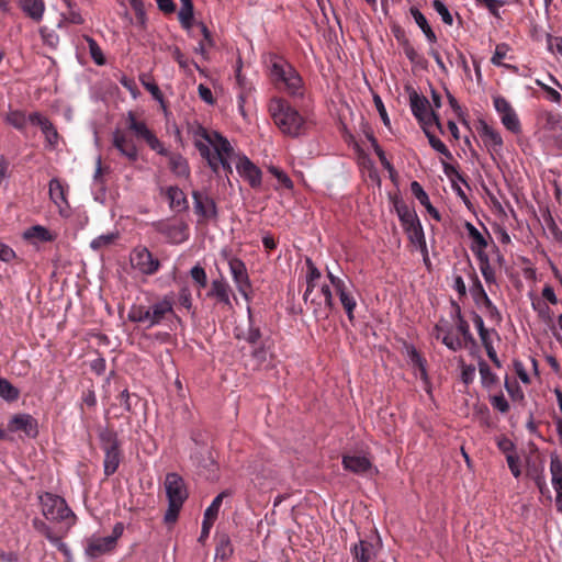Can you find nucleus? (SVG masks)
Segmentation results:
<instances>
[{
	"label": "nucleus",
	"mask_w": 562,
	"mask_h": 562,
	"mask_svg": "<svg viewBox=\"0 0 562 562\" xmlns=\"http://www.w3.org/2000/svg\"><path fill=\"white\" fill-rule=\"evenodd\" d=\"M477 133L493 159L503 154L504 142L497 130L481 120L477 124Z\"/></svg>",
	"instance_id": "9d476101"
},
{
	"label": "nucleus",
	"mask_w": 562,
	"mask_h": 562,
	"mask_svg": "<svg viewBox=\"0 0 562 562\" xmlns=\"http://www.w3.org/2000/svg\"><path fill=\"white\" fill-rule=\"evenodd\" d=\"M40 34L42 41L45 45L56 48L59 43V36L55 33V31L49 30L47 26H42L40 29Z\"/></svg>",
	"instance_id": "5fc2aeb1"
},
{
	"label": "nucleus",
	"mask_w": 562,
	"mask_h": 562,
	"mask_svg": "<svg viewBox=\"0 0 562 562\" xmlns=\"http://www.w3.org/2000/svg\"><path fill=\"white\" fill-rule=\"evenodd\" d=\"M470 294L479 308H482L483 304L491 300L477 276L472 278Z\"/></svg>",
	"instance_id": "f704fd0d"
},
{
	"label": "nucleus",
	"mask_w": 562,
	"mask_h": 562,
	"mask_svg": "<svg viewBox=\"0 0 562 562\" xmlns=\"http://www.w3.org/2000/svg\"><path fill=\"white\" fill-rule=\"evenodd\" d=\"M395 210L398 220L402 224V227L405 232L412 229L413 227L422 225L416 212L408 205L404 203H396Z\"/></svg>",
	"instance_id": "a878e982"
},
{
	"label": "nucleus",
	"mask_w": 562,
	"mask_h": 562,
	"mask_svg": "<svg viewBox=\"0 0 562 562\" xmlns=\"http://www.w3.org/2000/svg\"><path fill=\"white\" fill-rule=\"evenodd\" d=\"M5 121L19 131H23L26 124L30 123L29 116H26L24 112L18 110L10 111L5 116Z\"/></svg>",
	"instance_id": "c03bdc74"
},
{
	"label": "nucleus",
	"mask_w": 562,
	"mask_h": 562,
	"mask_svg": "<svg viewBox=\"0 0 562 562\" xmlns=\"http://www.w3.org/2000/svg\"><path fill=\"white\" fill-rule=\"evenodd\" d=\"M233 552V548L231 544V540L227 536H223L215 549V557L221 558L222 560H226Z\"/></svg>",
	"instance_id": "8fccbe9b"
},
{
	"label": "nucleus",
	"mask_w": 562,
	"mask_h": 562,
	"mask_svg": "<svg viewBox=\"0 0 562 562\" xmlns=\"http://www.w3.org/2000/svg\"><path fill=\"white\" fill-rule=\"evenodd\" d=\"M424 130H425V133L429 140L430 146L436 151H438L441 155L446 156L447 158L451 159L452 155H451L450 150L448 149V147L439 138H437L434 134L429 133L425 127H424Z\"/></svg>",
	"instance_id": "603ef678"
},
{
	"label": "nucleus",
	"mask_w": 562,
	"mask_h": 562,
	"mask_svg": "<svg viewBox=\"0 0 562 562\" xmlns=\"http://www.w3.org/2000/svg\"><path fill=\"white\" fill-rule=\"evenodd\" d=\"M304 302L317 321L327 319L334 308V297L328 284H322Z\"/></svg>",
	"instance_id": "0eeeda50"
},
{
	"label": "nucleus",
	"mask_w": 562,
	"mask_h": 562,
	"mask_svg": "<svg viewBox=\"0 0 562 562\" xmlns=\"http://www.w3.org/2000/svg\"><path fill=\"white\" fill-rule=\"evenodd\" d=\"M465 229L471 239L470 249L476 258L487 256L486 248L488 246L487 238L472 223L465 222Z\"/></svg>",
	"instance_id": "412c9836"
},
{
	"label": "nucleus",
	"mask_w": 562,
	"mask_h": 562,
	"mask_svg": "<svg viewBox=\"0 0 562 562\" xmlns=\"http://www.w3.org/2000/svg\"><path fill=\"white\" fill-rule=\"evenodd\" d=\"M227 263L229 267V271H231L233 281H234L238 292L246 300H248V290L250 289L251 284H250V280H249L245 263L236 257L227 258Z\"/></svg>",
	"instance_id": "ddd939ff"
},
{
	"label": "nucleus",
	"mask_w": 562,
	"mask_h": 562,
	"mask_svg": "<svg viewBox=\"0 0 562 562\" xmlns=\"http://www.w3.org/2000/svg\"><path fill=\"white\" fill-rule=\"evenodd\" d=\"M172 314L173 300L166 295L149 306L133 305L128 312V319L134 323L145 324L149 328L161 324L162 321Z\"/></svg>",
	"instance_id": "20e7f679"
},
{
	"label": "nucleus",
	"mask_w": 562,
	"mask_h": 562,
	"mask_svg": "<svg viewBox=\"0 0 562 562\" xmlns=\"http://www.w3.org/2000/svg\"><path fill=\"white\" fill-rule=\"evenodd\" d=\"M33 525H34V528L37 531L42 532L52 544L57 547V549L59 551H61L66 555L69 554V549H68L67 544L61 541L60 537L53 535L50 528L44 521H42L40 519H34Z\"/></svg>",
	"instance_id": "7c9ffc66"
},
{
	"label": "nucleus",
	"mask_w": 562,
	"mask_h": 562,
	"mask_svg": "<svg viewBox=\"0 0 562 562\" xmlns=\"http://www.w3.org/2000/svg\"><path fill=\"white\" fill-rule=\"evenodd\" d=\"M19 390L14 387L7 379L0 378V396L12 402L19 398Z\"/></svg>",
	"instance_id": "de8ad7c7"
},
{
	"label": "nucleus",
	"mask_w": 562,
	"mask_h": 562,
	"mask_svg": "<svg viewBox=\"0 0 562 562\" xmlns=\"http://www.w3.org/2000/svg\"><path fill=\"white\" fill-rule=\"evenodd\" d=\"M479 372H480L483 385L491 386L492 384H494L496 382L495 373L491 370L488 364L485 363L484 361L479 363Z\"/></svg>",
	"instance_id": "864d4df0"
},
{
	"label": "nucleus",
	"mask_w": 562,
	"mask_h": 562,
	"mask_svg": "<svg viewBox=\"0 0 562 562\" xmlns=\"http://www.w3.org/2000/svg\"><path fill=\"white\" fill-rule=\"evenodd\" d=\"M509 50V47L507 44H498L495 48V52L491 58V61L493 65L495 66H502L503 65V59L506 58L507 56V53Z\"/></svg>",
	"instance_id": "e2e57ef3"
},
{
	"label": "nucleus",
	"mask_w": 562,
	"mask_h": 562,
	"mask_svg": "<svg viewBox=\"0 0 562 562\" xmlns=\"http://www.w3.org/2000/svg\"><path fill=\"white\" fill-rule=\"evenodd\" d=\"M132 267L142 274L151 276L159 270L160 262L146 247H136L131 252Z\"/></svg>",
	"instance_id": "6e6552de"
},
{
	"label": "nucleus",
	"mask_w": 562,
	"mask_h": 562,
	"mask_svg": "<svg viewBox=\"0 0 562 562\" xmlns=\"http://www.w3.org/2000/svg\"><path fill=\"white\" fill-rule=\"evenodd\" d=\"M29 119H30L31 124L37 125L41 127L42 133L45 136L47 146L50 149L56 148V146L58 144L59 136H58V133H57L55 126L53 125V123L47 117L40 114L38 112L31 113L29 115Z\"/></svg>",
	"instance_id": "a211bd4d"
},
{
	"label": "nucleus",
	"mask_w": 562,
	"mask_h": 562,
	"mask_svg": "<svg viewBox=\"0 0 562 562\" xmlns=\"http://www.w3.org/2000/svg\"><path fill=\"white\" fill-rule=\"evenodd\" d=\"M49 198L58 207L59 214L61 216H68L69 205L66 199L65 189L60 181L56 178L49 181Z\"/></svg>",
	"instance_id": "4be33fe9"
},
{
	"label": "nucleus",
	"mask_w": 562,
	"mask_h": 562,
	"mask_svg": "<svg viewBox=\"0 0 562 562\" xmlns=\"http://www.w3.org/2000/svg\"><path fill=\"white\" fill-rule=\"evenodd\" d=\"M127 123L128 128L134 133V135L138 138L145 139L153 133L145 122L137 121L133 112L127 113Z\"/></svg>",
	"instance_id": "a19ab883"
},
{
	"label": "nucleus",
	"mask_w": 562,
	"mask_h": 562,
	"mask_svg": "<svg viewBox=\"0 0 562 562\" xmlns=\"http://www.w3.org/2000/svg\"><path fill=\"white\" fill-rule=\"evenodd\" d=\"M112 144L127 160L134 162L138 159V148L134 139L124 131L115 130L112 134Z\"/></svg>",
	"instance_id": "4468645a"
},
{
	"label": "nucleus",
	"mask_w": 562,
	"mask_h": 562,
	"mask_svg": "<svg viewBox=\"0 0 562 562\" xmlns=\"http://www.w3.org/2000/svg\"><path fill=\"white\" fill-rule=\"evenodd\" d=\"M41 504L44 517L47 520L63 524L66 531L75 524L76 516L64 498L46 493L41 496Z\"/></svg>",
	"instance_id": "39448f33"
},
{
	"label": "nucleus",
	"mask_w": 562,
	"mask_h": 562,
	"mask_svg": "<svg viewBox=\"0 0 562 562\" xmlns=\"http://www.w3.org/2000/svg\"><path fill=\"white\" fill-rule=\"evenodd\" d=\"M408 363L414 368L415 375L427 381L426 361L413 346L406 347Z\"/></svg>",
	"instance_id": "cd10ccee"
},
{
	"label": "nucleus",
	"mask_w": 562,
	"mask_h": 562,
	"mask_svg": "<svg viewBox=\"0 0 562 562\" xmlns=\"http://www.w3.org/2000/svg\"><path fill=\"white\" fill-rule=\"evenodd\" d=\"M189 133L193 144L207 166L214 173L222 168L226 173H232V162L235 153L229 140L216 131H207L199 123L190 125Z\"/></svg>",
	"instance_id": "f257e3e1"
},
{
	"label": "nucleus",
	"mask_w": 562,
	"mask_h": 562,
	"mask_svg": "<svg viewBox=\"0 0 562 562\" xmlns=\"http://www.w3.org/2000/svg\"><path fill=\"white\" fill-rule=\"evenodd\" d=\"M11 432L23 431L29 437L37 435V422L30 414H16L8 423Z\"/></svg>",
	"instance_id": "6ab92c4d"
},
{
	"label": "nucleus",
	"mask_w": 562,
	"mask_h": 562,
	"mask_svg": "<svg viewBox=\"0 0 562 562\" xmlns=\"http://www.w3.org/2000/svg\"><path fill=\"white\" fill-rule=\"evenodd\" d=\"M547 47L557 58H562V36L547 34Z\"/></svg>",
	"instance_id": "13d9d810"
},
{
	"label": "nucleus",
	"mask_w": 562,
	"mask_h": 562,
	"mask_svg": "<svg viewBox=\"0 0 562 562\" xmlns=\"http://www.w3.org/2000/svg\"><path fill=\"white\" fill-rule=\"evenodd\" d=\"M342 467L345 470L359 475L376 472L370 459L359 454H345L342 457Z\"/></svg>",
	"instance_id": "aec40b11"
},
{
	"label": "nucleus",
	"mask_w": 562,
	"mask_h": 562,
	"mask_svg": "<svg viewBox=\"0 0 562 562\" xmlns=\"http://www.w3.org/2000/svg\"><path fill=\"white\" fill-rule=\"evenodd\" d=\"M191 278L201 286L204 288L207 282V277L205 270L196 265L190 271Z\"/></svg>",
	"instance_id": "338daca9"
},
{
	"label": "nucleus",
	"mask_w": 562,
	"mask_h": 562,
	"mask_svg": "<svg viewBox=\"0 0 562 562\" xmlns=\"http://www.w3.org/2000/svg\"><path fill=\"white\" fill-rule=\"evenodd\" d=\"M114 538L91 536L86 541L85 553L90 559H97L114 550Z\"/></svg>",
	"instance_id": "f3484780"
},
{
	"label": "nucleus",
	"mask_w": 562,
	"mask_h": 562,
	"mask_svg": "<svg viewBox=\"0 0 562 562\" xmlns=\"http://www.w3.org/2000/svg\"><path fill=\"white\" fill-rule=\"evenodd\" d=\"M411 109L414 116L424 125L432 123L439 124L438 117L432 110L429 109V101L416 92L409 95Z\"/></svg>",
	"instance_id": "f8f14e48"
},
{
	"label": "nucleus",
	"mask_w": 562,
	"mask_h": 562,
	"mask_svg": "<svg viewBox=\"0 0 562 562\" xmlns=\"http://www.w3.org/2000/svg\"><path fill=\"white\" fill-rule=\"evenodd\" d=\"M166 195L169 200V206L175 211H183L188 207V201L184 192L175 186H170L166 189Z\"/></svg>",
	"instance_id": "2f4dec72"
},
{
	"label": "nucleus",
	"mask_w": 562,
	"mask_h": 562,
	"mask_svg": "<svg viewBox=\"0 0 562 562\" xmlns=\"http://www.w3.org/2000/svg\"><path fill=\"white\" fill-rule=\"evenodd\" d=\"M226 496H228V492L227 491H224V492L220 493L213 499L211 505L205 509L204 518L203 519H206V520H210V521L214 522L216 520V518H217L220 508H221L222 503H223V498L226 497Z\"/></svg>",
	"instance_id": "79ce46f5"
},
{
	"label": "nucleus",
	"mask_w": 562,
	"mask_h": 562,
	"mask_svg": "<svg viewBox=\"0 0 562 562\" xmlns=\"http://www.w3.org/2000/svg\"><path fill=\"white\" fill-rule=\"evenodd\" d=\"M119 238L117 232H109L93 238L90 243V248L94 251H101L109 248Z\"/></svg>",
	"instance_id": "ea45409f"
},
{
	"label": "nucleus",
	"mask_w": 562,
	"mask_h": 562,
	"mask_svg": "<svg viewBox=\"0 0 562 562\" xmlns=\"http://www.w3.org/2000/svg\"><path fill=\"white\" fill-rule=\"evenodd\" d=\"M432 8L439 14V16L441 18V20L445 24L452 25L453 16H452L451 12L449 11L448 7L442 1L434 0Z\"/></svg>",
	"instance_id": "3c124183"
},
{
	"label": "nucleus",
	"mask_w": 562,
	"mask_h": 562,
	"mask_svg": "<svg viewBox=\"0 0 562 562\" xmlns=\"http://www.w3.org/2000/svg\"><path fill=\"white\" fill-rule=\"evenodd\" d=\"M442 344L452 351H458L463 347L462 339L453 335L451 329H449V331H445L442 336Z\"/></svg>",
	"instance_id": "6e6d98bb"
},
{
	"label": "nucleus",
	"mask_w": 562,
	"mask_h": 562,
	"mask_svg": "<svg viewBox=\"0 0 562 562\" xmlns=\"http://www.w3.org/2000/svg\"><path fill=\"white\" fill-rule=\"evenodd\" d=\"M187 226L182 223L167 225L161 229L164 234L167 235L169 240L175 244H180L187 239Z\"/></svg>",
	"instance_id": "4c0bfd02"
},
{
	"label": "nucleus",
	"mask_w": 562,
	"mask_h": 562,
	"mask_svg": "<svg viewBox=\"0 0 562 562\" xmlns=\"http://www.w3.org/2000/svg\"><path fill=\"white\" fill-rule=\"evenodd\" d=\"M100 442L102 450H110L119 448L117 436L114 431L105 428L100 431Z\"/></svg>",
	"instance_id": "a18cd8bd"
},
{
	"label": "nucleus",
	"mask_w": 562,
	"mask_h": 562,
	"mask_svg": "<svg viewBox=\"0 0 562 562\" xmlns=\"http://www.w3.org/2000/svg\"><path fill=\"white\" fill-rule=\"evenodd\" d=\"M165 488L168 503H173L175 506L183 505L188 497V491L183 479L179 474L168 473L165 479Z\"/></svg>",
	"instance_id": "9b49d317"
},
{
	"label": "nucleus",
	"mask_w": 562,
	"mask_h": 562,
	"mask_svg": "<svg viewBox=\"0 0 562 562\" xmlns=\"http://www.w3.org/2000/svg\"><path fill=\"white\" fill-rule=\"evenodd\" d=\"M411 14L416 22V24L419 26V29L425 34L426 38L429 43H435L437 41V36L431 30L430 25L428 24V21L426 16L417 9V8H411Z\"/></svg>",
	"instance_id": "72a5a7b5"
},
{
	"label": "nucleus",
	"mask_w": 562,
	"mask_h": 562,
	"mask_svg": "<svg viewBox=\"0 0 562 562\" xmlns=\"http://www.w3.org/2000/svg\"><path fill=\"white\" fill-rule=\"evenodd\" d=\"M487 317L495 322V323H499L502 321V315L498 311V308L496 307V305L490 300L487 301L485 304H483V307H482Z\"/></svg>",
	"instance_id": "774afa93"
},
{
	"label": "nucleus",
	"mask_w": 562,
	"mask_h": 562,
	"mask_svg": "<svg viewBox=\"0 0 562 562\" xmlns=\"http://www.w3.org/2000/svg\"><path fill=\"white\" fill-rule=\"evenodd\" d=\"M144 140L147 143L150 149L155 150L157 154L162 156L168 155V150L165 148L164 144L158 139V137L154 133H150V135L146 137Z\"/></svg>",
	"instance_id": "052dcab7"
},
{
	"label": "nucleus",
	"mask_w": 562,
	"mask_h": 562,
	"mask_svg": "<svg viewBox=\"0 0 562 562\" xmlns=\"http://www.w3.org/2000/svg\"><path fill=\"white\" fill-rule=\"evenodd\" d=\"M23 238L31 243H50L57 238V234L42 225H33L23 232Z\"/></svg>",
	"instance_id": "393cba45"
},
{
	"label": "nucleus",
	"mask_w": 562,
	"mask_h": 562,
	"mask_svg": "<svg viewBox=\"0 0 562 562\" xmlns=\"http://www.w3.org/2000/svg\"><path fill=\"white\" fill-rule=\"evenodd\" d=\"M269 172L271 175H273L277 178V180L280 182V184L283 186L284 188H286V189H292L293 188L292 180L281 169L272 166V167L269 168Z\"/></svg>",
	"instance_id": "0e129e2a"
},
{
	"label": "nucleus",
	"mask_w": 562,
	"mask_h": 562,
	"mask_svg": "<svg viewBox=\"0 0 562 562\" xmlns=\"http://www.w3.org/2000/svg\"><path fill=\"white\" fill-rule=\"evenodd\" d=\"M351 552L355 562H369L373 555V546L368 541L360 540L353 546Z\"/></svg>",
	"instance_id": "c9c22d12"
},
{
	"label": "nucleus",
	"mask_w": 562,
	"mask_h": 562,
	"mask_svg": "<svg viewBox=\"0 0 562 562\" xmlns=\"http://www.w3.org/2000/svg\"><path fill=\"white\" fill-rule=\"evenodd\" d=\"M457 316H458L457 330L460 333V335L463 338L462 342L464 341L465 344L475 345V339L470 331V326H469L468 322L461 316L460 311H458Z\"/></svg>",
	"instance_id": "09e8293b"
},
{
	"label": "nucleus",
	"mask_w": 562,
	"mask_h": 562,
	"mask_svg": "<svg viewBox=\"0 0 562 562\" xmlns=\"http://www.w3.org/2000/svg\"><path fill=\"white\" fill-rule=\"evenodd\" d=\"M269 112L279 130L290 137H300L305 135L310 128V123L285 100L274 98L270 101Z\"/></svg>",
	"instance_id": "f03ea898"
},
{
	"label": "nucleus",
	"mask_w": 562,
	"mask_h": 562,
	"mask_svg": "<svg viewBox=\"0 0 562 562\" xmlns=\"http://www.w3.org/2000/svg\"><path fill=\"white\" fill-rule=\"evenodd\" d=\"M69 8L68 14H63L64 19L67 20L68 23L72 24H82L83 18L80 12L75 8V5L69 0H64Z\"/></svg>",
	"instance_id": "bf43d9fd"
},
{
	"label": "nucleus",
	"mask_w": 562,
	"mask_h": 562,
	"mask_svg": "<svg viewBox=\"0 0 562 562\" xmlns=\"http://www.w3.org/2000/svg\"><path fill=\"white\" fill-rule=\"evenodd\" d=\"M476 259L479 261L480 271H481V273H482L486 284L490 286V289L493 285L497 286L495 270H494V268L492 267V265L490 262L488 255L487 256H483V257H479Z\"/></svg>",
	"instance_id": "e433bc0d"
},
{
	"label": "nucleus",
	"mask_w": 562,
	"mask_h": 562,
	"mask_svg": "<svg viewBox=\"0 0 562 562\" xmlns=\"http://www.w3.org/2000/svg\"><path fill=\"white\" fill-rule=\"evenodd\" d=\"M411 191H412V194L418 200V202L425 206V209L427 210V212L434 217L436 218L437 221L440 220V215H439V212L432 206V204L430 203V200H429V196L428 194L426 193V191L423 189V187L420 186L419 182L417 181H413L411 183Z\"/></svg>",
	"instance_id": "c85d7f7f"
},
{
	"label": "nucleus",
	"mask_w": 562,
	"mask_h": 562,
	"mask_svg": "<svg viewBox=\"0 0 562 562\" xmlns=\"http://www.w3.org/2000/svg\"><path fill=\"white\" fill-rule=\"evenodd\" d=\"M167 157L169 159V168L176 177L183 179H188L190 177L189 162L182 155L170 154L168 151Z\"/></svg>",
	"instance_id": "bb28decb"
},
{
	"label": "nucleus",
	"mask_w": 562,
	"mask_h": 562,
	"mask_svg": "<svg viewBox=\"0 0 562 562\" xmlns=\"http://www.w3.org/2000/svg\"><path fill=\"white\" fill-rule=\"evenodd\" d=\"M86 40L88 42L89 53H90V56L93 59V61L97 65H103L105 60H104L102 49L100 48L98 43L89 36H87Z\"/></svg>",
	"instance_id": "4d7b16f0"
},
{
	"label": "nucleus",
	"mask_w": 562,
	"mask_h": 562,
	"mask_svg": "<svg viewBox=\"0 0 562 562\" xmlns=\"http://www.w3.org/2000/svg\"><path fill=\"white\" fill-rule=\"evenodd\" d=\"M327 278L333 285L339 301L350 322H353V312L357 307V300L353 294V286L347 277H338L327 269Z\"/></svg>",
	"instance_id": "423d86ee"
},
{
	"label": "nucleus",
	"mask_w": 562,
	"mask_h": 562,
	"mask_svg": "<svg viewBox=\"0 0 562 562\" xmlns=\"http://www.w3.org/2000/svg\"><path fill=\"white\" fill-rule=\"evenodd\" d=\"M249 313V321L251 322V315H250V308H248ZM237 338L246 340L248 344L256 346L258 345L260 338H261V331L258 327L254 326L251 323L249 325V328L247 331L243 334H238Z\"/></svg>",
	"instance_id": "49530a36"
},
{
	"label": "nucleus",
	"mask_w": 562,
	"mask_h": 562,
	"mask_svg": "<svg viewBox=\"0 0 562 562\" xmlns=\"http://www.w3.org/2000/svg\"><path fill=\"white\" fill-rule=\"evenodd\" d=\"M269 74L278 88L284 89L292 97H303V80L296 69L283 57L269 54Z\"/></svg>",
	"instance_id": "7ed1b4c3"
},
{
	"label": "nucleus",
	"mask_w": 562,
	"mask_h": 562,
	"mask_svg": "<svg viewBox=\"0 0 562 562\" xmlns=\"http://www.w3.org/2000/svg\"><path fill=\"white\" fill-rule=\"evenodd\" d=\"M493 104L505 128L514 134H519L521 132L520 121L512 104L502 95L494 97Z\"/></svg>",
	"instance_id": "1a4fd4ad"
},
{
	"label": "nucleus",
	"mask_w": 562,
	"mask_h": 562,
	"mask_svg": "<svg viewBox=\"0 0 562 562\" xmlns=\"http://www.w3.org/2000/svg\"><path fill=\"white\" fill-rule=\"evenodd\" d=\"M209 295L215 297L218 303L232 308V289L224 278L212 281Z\"/></svg>",
	"instance_id": "5701e85b"
},
{
	"label": "nucleus",
	"mask_w": 562,
	"mask_h": 562,
	"mask_svg": "<svg viewBox=\"0 0 562 562\" xmlns=\"http://www.w3.org/2000/svg\"><path fill=\"white\" fill-rule=\"evenodd\" d=\"M551 484L555 492L554 504L557 512L562 514V460L557 453L550 456Z\"/></svg>",
	"instance_id": "dca6fc26"
},
{
	"label": "nucleus",
	"mask_w": 562,
	"mask_h": 562,
	"mask_svg": "<svg viewBox=\"0 0 562 562\" xmlns=\"http://www.w3.org/2000/svg\"><path fill=\"white\" fill-rule=\"evenodd\" d=\"M405 233L407 234L409 241L412 244H414L423 254L424 262L426 265H429L428 249H427V244H426L423 226L419 225L417 227H413L412 229H409Z\"/></svg>",
	"instance_id": "473e14b6"
},
{
	"label": "nucleus",
	"mask_w": 562,
	"mask_h": 562,
	"mask_svg": "<svg viewBox=\"0 0 562 562\" xmlns=\"http://www.w3.org/2000/svg\"><path fill=\"white\" fill-rule=\"evenodd\" d=\"M477 4L485 5L492 15L495 18H499V8L505 4L504 1L501 0H476Z\"/></svg>",
	"instance_id": "69168bd1"
},
{
	"label": "nucleus",
	"mask_w": 562,
	"mask_h": 562,
	"mask_svg": "<svg viewBox=\"0 0 562 562\" xmlns=\"http://www.w3.org/2000/svg\"><path fill=\"white\" fill-rule=\"evenodd\" d=\"M22 11L32 20L40 22L45 12L43 0H20Z\"/></svg>",
	"instance_id": "c756f323"
},
{
	"label": "nucleus",
	"mask_w": 562,
	"mask_h": 562,
	"mask_svg": "<svg viewBox=\"0 0 562 562\" xmlns=\"http://www.w3.org/2000/svg\"><path fill=\"white\" fill-rule=\"evenodd\" d=\"M236 170L251 188L257 189L261 186L262 172L247 156H237Z\"/></svg>",
	"instance_id": "2eb2a0df"
},
{
	"label": "nucleus",
	"mask_w": 562,
	"mask_h": 562,
	"mask_svg": "<svg viewBox=\"0 0 562 562\" xmlns=\"http://www.w3.org/2000/svg\"><path fill=\"white\" fill-rule=\"evenodd\" d=\"M490 402L493 408L497 409L502 414L507 413L509 409V404L503 394L491 396Z\"/></svg>",
	"instance_id": "680f3d73"
},
{
	"label": "nucleus",
	"mask_w": 562,
	"mask_h": 562,
	"mask_svg": "<svg viewBox=\"0 0 562 562\" xmlns=\"http://www.w3.org/2000/svg\"><path fill=\"white\" fill-rule=\"evenodd\" d=\"M104 451V473L106 476L112 475L115 473L120 465V450L119 448L110 449V450H103Z\"/></svg>",
	"instance_id": "58836bf2"
},
{
	"label": "nucleus",
	"mask_w": 562,
	"mask_h": 562,
	"mask_svg": "<svg viewBox=\"0 0 562 562\" xmlns=\"http://www.w3.org/2000/svg\"><path fill=\"white\" fill-rule=\"evenodd\" d=\"M194 209L198 214L205 218L216 216V204L212 198L200 192H193Z\"/></svg>",
	"instance_id": "b1692460"
},
{
	"label": "nucleus",
	"mask_w": 562,
	"mask_h": 562,
	"mask_svg": "<svg viewBox=\"0 0 562 562\" xmlns=\"http://www.w3.org/2000/svg\"><path fill=\"white\" fill-rule=\"evenodd\" d=\"M178 18L183 27L189 29L193 20V4L191 0H181Z\"/></svg>",
	"instance_id": "37998d69"
}]
</instances>
